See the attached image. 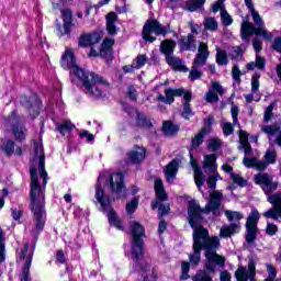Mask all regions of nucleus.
I'll return each instance as SVG.
<instances>
[{"label": "nucleus", "mask_w": 281, "mask_h": 281, "mask_svg": "<svg viewBox=\"0 0 281 281\" xmlns=\"http://www.w3.org/2000/svg\"><path fill=\"white\" fill-rule=\"evenodd\" d=\"M188 212V223L193 232V246L192 255L190 256V262L192 265H199L201 262V252L204 251L206 258L205 269L214 273V267H225L226 258L225 256L218 255V249H221V238L218 236H210V231L203 227V214H213L215 218L221 216V207L216 209H204L201 204L196 203V200L188 201L187 206Z\"/></svg>", "instance_id": "1"}, {"label": "nucleus", "mask_w": 281, "mask_h": 281, "mask_svg": "<svg viewBox=\"0 0 281 281\" xmlns=\"http://www.w3.org/2000/svg\"><path fill=\"white\" fill-rule=\"evenodd\" d=\"M60 67H63L66 71L71 70L72 76L78 79L79 82L82 83L86 91L90 95H93L97 100L102 98V90L100 87H95V85H103L104 87H109V81L105 80L104 77L89 71L78 65V60L76 59V54L72 50H65L61 55Z\"/></svg>", "instance_id": "2"}, {"label": "nucleus", "mask_w": 281, "mask_h": 281, "mask_svg": "<svg viewBox=\"0 0 281 281\" xmlns=\"http://www.w3.org/2000/svg\"><path fill=\"white\" fill-rule=\"evenodd\" d=\"M31 173V190H30V210L33 214V221L35 229L33 236L35 240H38L41 234L45 229V223L47 218L43 216L45 213V194H43V187L38 181V170L36 168H30Z\"/></svg>", "instance_id": "3"}, {"label": "nucleus", "mask_w": 281, "mask_h": 281, "mask_svg": "<svg viewBox=\"0 0 281 281\" xmlns=\"http://www.w3.org/2000/svg\"><path fill=\"white\" fill-rule=\"evenodd\" d=\"M146 228L139 222H133L131 225V259L133 269L146 273L150 269V263L144 259L146 256Z\"/></svg>", "instance_id": "4"}, {"label": "nucleus", "mask_w": 281, "mask_h": 281, "mask_svg": "<svg viewBox=\"0 0 281 281\" xmlns=\"http://www.w3.org/2000/svg\"><path fill=\"white\" fill-rule=\"evenodd\" d=\"M94 199L99 205H101V212H108L109 225L111 227H115V229H119V232H124V224H122V218L117 216V212H115V209H113L111 196L104 194V188H102L100 182L95 184Z\"/></svg>", "instance_id": "5"}, {"label": "nucleus", "mask_w": 281, "mask_h": 281, "mask_svg": "<svg viewBox=\"0 0 281 281\" xmlns=\"http://www.w3.org/2000/svg\"><path fill=\"white\" fill-rule=\"evenodd\" d=\"M156 34V36H168L170 34V30H168V26L161 25L159 21L157 20H147L146 23L143 26V41L146 43H155L157 41V37L151 36L150 34Z\"/></svg>", "instance_id": "6"}, {"label": "nucleus", "mask_w": 281, "mask_h": 281, "mask_svg": "<svg viewBox=\"0 0 281 281\" xmlns=\"http://www.w3.org/2000/svg\"><path fill=\"white\" fill-rule=\"evenodd\" d=\"M108 186L112 194H116L117 200L126 199V182L125 176L122 171L111 173Z\"/></svg>", "instance_id": "7"}, {"label": "nucleus", "mask_w": 281, "mask_h": 281, "mask_svg": "<svg viewBox=\"0 0 281 281\" xmlns=\"http://www.w3.org/2000/svg\"><path fill=\"white\" fill-rule=\"evenodd\" d=\"M260 221V212L258 209H252L246 221V243L254 245L258 238V223Z\"/></svg>", "instance_id": "8"}, {"label": "nucleus", "mask_w": 281, "mask_h": 281, "mask_svg": "<svg viewBox=\"0 0 281 281\" xmlns=\"http://www.w3.org/2000/svg\"><path fill=\"white\" fill-rule=\"evenodd\" d=\"M154 190L156 194V200L151 201V210H159L161 203L168 201V193L166 192V187H164V180L157 178L154 182Z\"/></svg>", "instance_id": "9"}, {"label": "nucleus", "mask_w": 281, "mask_h": 281, "mask_svg": "<svg viewBox=\"0 0 281 281\" xmlns=\"http://www.w3.org/2000/svg\"><path fill=\"white\" fill-rule=\"evenodd\" d=\"M102 31H93L91 33H82L78 38V47H93L102 41Z\"/></svg>", "instance_id": "10"}, {"label": "nucleus", "mask_w": 281, "mask_h": 281, "mask_svg": "<svg viewBox=\"0 0 281 281\" xmlns=\"http://www.w3.org/2000/svg\"><path fill=\"white\" fill-rule=\"evenodd\" d=\"M61 20L64 23V31H61L60 25H58L60 36H68V38H71V29L76 26V24H74V12H71V9H64L61 11Z\"/></svg>", "instance_id": "11"}, {"label": "nucleus", "mask_w": 281, "mask_h": 281, "mask_svg": "<svg viewBox=\"0 0 281 281\" xmlns=\"http://www.w3.org/2000/svg\"><path fill=\"white\" fill-rule=\"evenodd\" d=\"M255 183L261 186L265 194H271V192L278 190V183L269 178V173H257L255 176Z\"/></svg>", "instance_id": "12"}, {"label": "nucleus", "mask_w": 281, "mask_h": 281, "mask_svg": "<svg viewBox=\"0 0 281 281\" xmlns=\"http://www.w3.org/2000/svg\"><path fill=\"white\" fill-rule=\"evenodd\" d=\"M23 106L26 108L31 115V120H36L41 115V110L43 109V101L41 98L36 97L34 101L32 99L24 97Z\"/></svg>", "instance_id": "13"}, {"label": "nucleus", "mask_w": 281, "mask_h": 281, "mask_svg": "<svg viewBox=\"0 0 281 281\" xmlns=\"http://www.w3.org/2000/svg\"><path fill=\"white\" fill-rule=\"evenodd\" d=\"M127 159L130 164L134 166H139L146 159V147L134 145L133 149L127 153Z\"/></svg>", "instance_id": "14"}, {"label": "nucleus", "mask_w": 281, "mask_h": 281, "mask_svg": "<svg viewBox=\"0 0 281 281\" xmlns=\"http://www.w3.org/2000/svg\"><path fill=\"white\" fill-rule=\"evenodd\" d=\"M178 45L180 52H196V40L192 33H189L187 36H180Z\"/></svg>", "instance_id": "15"}, {"label": "nucleus", "mask_w": 281, "mask_h": 281, "mask_svg": "<svg viewBox=\"0 0 281 281\" xmlns=\"http://www.w3.org/2000/svg\"><path fill=\"white\" fill-rule=\"evenodd\" d=\"M115 23H117V13L111 11L105 15V30L109 36H117L120 29Z\"/></svg>", "instance_id": "16"}, {"label": "nucleus", "mask_w": 281, "mask_h": 281, "mask_svg": "<svg viewBox=\"0 0 281 281\" xmlns=\"http://www.w3.org/2000/svg\"><path fill=\"white\" fill-rule=\"evenodd\" d=\"M165 60L173 71H183L184 74H188V66L183 65V59L180 57L170 55L169 57H165Z\"/></svg>", "instance_id": "17"}, {"label": "nucleus", "mask_w": 281, "mask_h": 281, "mask_svg": "<svg viewBox=\"0 0 281 281\" xmlns=\"http://www.w3.org/2000/svg\"><path fill=\"white\" fill-rule=\"evenodd\" d=\"M176 49H177V41H175L172 38H166V40L161 41L160 54H162V56H165V58L172 56L175 54Z\"/></svg>", "instance_id": "18"}, {"label": "nucleus", "mask_w": 281, "mask_h": 281, "mask_svg": "<svg viewBox=\"0 0 281 281\" xmlns=\"http://www.w3.org/2000/svg\"><path fill=\"white\" fill-rule=\"evenodd\" d=\"M258 36V27H256L251 22L245 21L241 23L240 38L241 41H249V36Z\"/></svg>", "instance_id": "19"}, {"label": "nucleus", "mask_w": 281, "mask_h": 281, "mask_svg": "<svg viewBox=\"0 0 281 281\" xmlns=\"http://www.w3.org/2000/svg\"><path fill=\"white\" fill-rule=\"evenodd\" d=\"M136 113V126L138 128H144L145 131H150L153 128V120L148 117L144 112H140L139 110H135Z\"/></svg>", "instance_id": "20"}, {"label": "nucleus", "mask_w": 281, "mask_h": 281, "mask_svg": "<svg viewBox=\"0 0 281 281\" xmlns=\"http://www.w3.org/2000/svg\"><path fill=\"white\" fill-rule=\"evenodd\" d=\"M190 102H192V91L187 90V93L184 94V101L182 102V117L184 120H190L192 115H194V112H192V106L190 105Z\"/></svg>", "instance_id": "21"}, {"label": "nucleus", "mask_w": 281, "mask_h": 281, "mask_svg": "<svg viewBox=\"0 0 281 281\" xmlns=\"http://www.w3.org/2000/svg\"><path fill=\"white\" fill-rule=\"evenodd\" d=\"M16 148V140L10 138L2 139L0 143V150L3 153L4 157H12L14 155V149Z\"/></svg>", "instance_id": "22"}, {"label": "nucleus", "mask_w": 281, "mask_h": 281, "mask_svg": "<svg viewBox=\"0 0 281 281\" xmlns=\"http://www.w3.org/2000/svg\"><path fill=\"white\" fill-rule=\"evenodd\" d=\"M178 172H179V160L172 159L165 167V177H166L167 181H170V179H177Z\"/></svg>", "instance_id": "23"}, {"label": "nucleus", "mask_w": 281, "mask_h": 281, "mask_svg": "<svg viewBox=\"0 0 281 281\" xmlns=\"http://www.w3.org/2000/svg\"><path fill=\"white\" fill-rule=\"evenodd\" d=\"M180 126L175 124L172 121H164L161 131L164 135L170 137L172 135H177L178 131H180Z\"/></svg>", "instance_id": "24"}, {"label": "nucleus", "mask_w": 281, "mask_h": 281, "mask_svg": "<svg viewBox=\"0 0 281 281\" xmlns=\"http://www.w3.org/2000/svg\"><path fill=\"white\" fill-rule=\"evenodd\" d=\"M74 128H76V125L74 123H71V121H64L63 123L55 124V131H57V133L61 134L63 137H65V135H67V133H71V131H74Z\"/></svg>", "instance_id": "25"}, {"label": "nucleus", "mask_w": 281, "mask_h": 281, "mask_svg": "<svg viewBox=\"0 0 281 281\" xmlns=\"http://www.w3.org/2000/svg\"><path fill=\"white\" fill-rule=\"evenodd\" d=\"M221 201H223V193L214 191L211 194L209 203L206 204L207 210H216V207H221Z\"/></svg>", "instance_id": "26"}, {"label": "nucleus", "mask_w": 281, "mask_h": 281, "mask_svg": "<svg viewBox=\"0 0 281 281\" xmlns=\"http://www.w3.org/2000/svg\"><path fill=\"white\" fill-rule=\"evenodd\" d=\"M207 0H187L186 10L188 12H196V10H201Z\"/></svg>", "instance_id": "27"}, {"label": "nucleus", "mask_w": 281, "mask_h": 281, "mask_svg": "<svg viewBox=\"0 0 281 281\" xmlns=\"http://www.w3.org/2000/svg\"><path fill=\"white\" fill-rule=\"evenodd\" d=\"M262 216L265 218H272L273 221H278V218H281V204L279 206H273L268 211L263 212Z\"/></svg>", "instance_id": "28"}, {"label": "nucleus", "mask_w": 281, "mask_h": 281, "mask_svg": "<svg viewBox=\"0 0 281 281\" xmlns=\"http://www.w3.org/2000/svg\"><path fill=\"white\" fill-rule=\"evenodd\" d=\"M12 135L14 136L15 142L23 143L25 142V132L19 126V124H13L11 126Z\"/></svg>", "instance_id": "29"}, {"label": "nucleus", "mask_w": 281, "mask_h": 281, "mask_svg": "<svg viewBox=\"0 0 281 281\" xmlns=\"http://www.w3.org/2000/svg\"><path fill=\"white\" fill-rule=\"evenodd\" d=\"M206 131L200 130L198 134L191 139V148H199L201 144H203V139L205 138Z\"/></svg>", "instance_id": "30"}, {"label": "nucleus", "mask_w": 281, "mask_h": 281, "mask_svg": "<svg viewBox=\"0 0 281 281\" xmlns=\"http://www.w3.org/2000/svg\"><path fill=\"white\" fill-rule=\"evenodd\" d=\"M263 159L268 166H271L276 164V161H278V153L276 151V149H267Z\"/></svg>", "instance_id": "31"}, {"label": "nucleus", "mask_w": 281, "mask_h": 281, "mask_svg": "<svg viewBox=\"0 0 281 281\" xmlns=\"http://www.w3.org/2000/svg\"><path fill=\"white\" fill-rule=\"evenodd\" d=\"M100 58L105 60L108 65H111L113 60H115V56H113V49H99Z\"/></svg>", "instance_id": "32"}, {"label": "nucleus", "mask_w": 281, "mask_h": 281, "mask_svg": "<svg viewBox=\"0 0 281 281\" xmlns=\"http://www.w3.org/2000/svg\"><path fill=\"white\" fill-rule=\"evenodd\" d=\"M235 278H236L237 281H247V280H249V272L247 271V268L239 267L235 271Z\"/></svg>", "instance_id": "33"}, {"label": "nucleus", "mask_w": 281, "mask_h": 281, "mask_svg": "<svg viewBox=\"0 0 281 281\" xmlns=\"http://www.w3.org/2000/svg\"><path fill=\"white\" fill-rule=\"evenodd\" d=\"M216 64L220 67L223 66V65H228L229 64V59H227V52L217 49Z\"/></svg>", "instance_id": "34"}, {"label": "nucleus", "mask_w": 281, "mask_h": 281, "mask_svg": "<svg viewBox=\"0 0 281 281\" xmlns=\"http://www.w3.org/2000/svg\"><path fill=\"white\" fill-rule=\"evenodd\" d=\"M204 27L205 30H210V32H216V30H218V22H216L215 18H206Z\"/></svg>", "instance_id": "35"}, {"label": "nucleus", "mask_w": 281, "mask_h": 281, "mask_svg": "<svg viewBox=\"0 0 281 281\" xmlns=\"http://www.w3.org/2000/svg\"><path fill=\"white\" fill-rule=\"evenodd\" d=\"M137 207H139V200L137 198H134L126 203L125 210L127 214H135Z\"/></svg>", "instance_id": "36"}, {"label": "nucleus", "mask_w": 281, "mask_h": 281, "mask_svg": "<svg viewBox=\"0 0 281 281\" xmlns=\"http://www.w3.org/2000/svg\"><path fill=\"white\" fill-rule=\"evenodd\" d=\"M225 216H226L227 221H229V223H232L234 221V218L236 221H243V218H245L243 213H240L238 211H225Z\"/></svg>", "instance_id": "37"}, {"label": "nucleus", "mask_w": 281, "mask_h": 281, "mask_svg": "<svg viewBox=\"0 0 281 281\" xmlns=\"http://www.w3.org/2000/svg\"><path fill=\"white\" fill-rule=\"evenodd\" d=\"M204 269L205 270H202L200 272V274L195 281H213L210 273H213V274L216 273V267H214V272L207 270V268H205V265H204Z\"/></svg>", "instance_id": "38"}, {"label": "nucleus", "mask_w": 281, "mask_h": 281, "mask_svg": "<svg viewBox=\"0 0 281 281\" xmlns=\"http://www.w3.org/2000/svg\"><path fill=\"white\" fill-rule=\"evenodd\" d=\"M260 89V72H255L251 77V92L258 93Z\"/></svg>", "instance_id": "39"}, {"label": "nucleus", "mask_w": 281, "mask_h": 281, "mask_svg": "<svg viewBox=\"0 0 281 281\" xmlns=\"http://www.w3.org/2000/svg\"><path fill=\"white\" fill-rule=\"evenodd\" d=\"M251 16H252V21L255 23V25H257V27H265V21H262V16H260V13H258V11H256V9H252L251 11H249Z\"/></svg>", "instance_id": "40"}, {"label": "nucleus", "mask_w": 281, "mask_h": 281, "mask_svg": "<svg viewBox=\"0 0 281 281\" xmlns=\"http://www.w3.org/2000/svg\"><path fill=\"white\" fill-rule=\"evenodd\" d=\"M209 57H210V55H207V53H205V54L198 53L193 60V67H196L198 65H205V63H207Z\"/></svg>", "instance_id": "41"}, {"label": "nucleus", "mask_w": 281, "mask_h": 281, "mask_svg": "<svg viewBox=\"0 0 281 281\" xmlns=\"http://www.w3.org/2000/svg\"><path fill=\"white\" fill-rule=\"evenodd\" d=\"M231 179L233 180V183H236L239 188H245L247 186V180L238 173H231Z\"/></svg>", "instance_id": "42"}, {"label": "nucleus", "mask_w": 281, "mask_h": 281, "mask_svg": "<svg viewBox=\"0 0 281 281\" xmlns=\"http://www.w3.org/2000/svg\"><path fill=\"white\" fill-rule=\"evenodd\" d=\"M33 148L35 157H38V161H41V157H45V149L43 148V144L35 140L33 143Z\"/></svg>", "instance_id": "43"}, {"label": "nucleus", "mask_w": 281, "mask_h": 281, "mask_svg": "<svg viewBox=\"0 0 281 281\" xmlns=\"http://www.w3.org/2000/svg\"><path fill=\"white\" fill-rule=\"evenodd\" d=\"M38 170L41 179H43L45 182L47 180V170H45V156L40 157Z\"/></svg>", "instance_id": "44"}, {"label": "nucleus", "mask_w": 281, "mask_h": 281, "mask_svg": "<svg viewBox=\"0 0 281 281\" xmlns=\"http://www.w3.org/2000/svg\"><path fill=\"white\" fill-rule=\"evenodd\" d=\"M221 16H222V23L225 25V27L232 25L234 23V19H232V15L227 12V10H222L221 11Z\"/></svg>", "instance_id": "45"}, {"label": "nucleus", "mask_w": 281, "mask_h": 281, "mask_svg": "<svg viewBox=\"0 0 281 281\" xmlns=\"http://www.w3.org/2000/svg\"><path fill=\"white\" fill-rule=\"evenodd\" d=\"M273 109H276V101H273L272 103H270L263 114V120L265 122H269L271 121V117H273Z\"/></svg>", "instance_id": "46"}, {"label": "nucleus", "mask_w": 281, "mask_h": 281, "mask_svg": "<svg viewBox=\"0 0 281 281\" xmlns=\"http://www.w3.org/2000/svg\"><path fill=\"white\" fill-rule=\"evenodd\" d=\"M257 36H262V38L269 42L273 41V33L265 30L263 27H258Z\"/></svg>", "instance_id": "47"}, {"label": "nucleus", "mask_w": 281, "mask_h": 281, "mask_svg": "<svg viewBox=\"0 0 281 281\" xmlns=\"http://www.w3.org/2000/svg\"><path fill=\"white\" fill-rule=\"evenodd\" d=\"M212 124H214V116H207L204 119V125L201 131H206V135H210L212 133Z\"/></svg>", "instance_id": "48"}, {"label": "nucleus", "mask_w": 281, "mask_h": 281, "mask_svg": "<svg viewBox=\"0 0 281 281\" xmlns=\"http://www.w3.org/2000/svg\"><path fill=\"white\" fill-rule=\"evenodd\" d=\"M113 45H115V38L105 37L99 49H113Z\"/></svg>", "instance_id": "49"}, {"label": "nucleus", "mask_w": 281, "mask_h": 281, "mask_svg": "<svg viewBox=\"0 0 281 281\" xmlns=\"http://www.w3.org/2000/svg\"><path fill=\"white\" fill-rule=\"evenodd\" d=\"M175 102V92L172 88H167L165 90V104H173Z\"/></svg>", "instance_id": "50"}, {"label": "nucleus", "mask_w": 281, "mask_h": 281, "mask_svg": "<svg viewBox=\"0 0 281 281\" xmlns=\"http://www.w3.org/2000/svg\"><path fill=\"white\" fill-rule=\"evenodd\" d=\"M218 173L209 176L206 180V186L210 190H215L216 189V181H218Z\"/></svg>", "instance_id": "51"}, {"label": "nucleus", "mask_w": 281, "mask_h": 281, "mask_svg": "<svg viewBox=\"0 0 281 281\" xmlns=\"http://www.w3.org/2000/svg\"><path fill=\"white\" fill-rule=\"evenodd\" d=\"M257 159L256 157H247L245 156L243 158V164L246 168H256V164H257Z\"/></svg>", "instance_id": "52"}, {"label": "nucleus", "mask_w": 281, "mask_h": 281, "mask_svg": "<svg viewBox=\"0 0 281 281\" xmlns=\"http://www.w3.org/2000/svg\"><path fill=\"white\" fill-rule=\"evenodd\" d=\"M126 95L130 100H132V102H137V89H135V86H130L127 88V92Z\"/></svg>", "instance_id": "53"}, {"label": "nucleus", "mask_w": 281, "mask_h": 281, "mask_svg": "<svg viewBox=\"0 0 281 281\" xmlns=\"http://www.w3.org/2000/svg\"><path fill=\"white\" fill-rule=\"evenodd\" d=\"M255 65L257 69L262 71V69H265V67L267 66V59H265V57L260 55H256Z\"/></svg>", "instance_id": "54"}, {"label": "nucleus", "mask_w": 281, "mask_h": 281, "mask_svg": "<svg viewBox=\"0 0 281 281\" xmlns=\"http://www.w3.org/2000/svg\"><path fill=\"white\" fill-rule=\"evenodd\" d=\"M262 131L267 135H276V133H280V126H278V125H266L262 128Z\"/></svg>", "instance_id": "55"}, {"label": "nucleus", "mask_w": 281, "mask_h": 281, "mask_svg": "<svg viewBox=\"0 0 281 281\" xmlns=\"http://www.w3.org/2000/svg\"><path fill=\"white\" fill-rule=\"evenodd\" d=\"M222 131L225 137H229V135L234 134V125L231 122H226L222 126Z\"/></svg>", "instance_id": "56"}, {"label": "nucleus", "mask_w": 281, "mask_h": 281, "mask_svg": "<svg viewBox=\"0 0 281 281\" xmlns=\"http://www.w3.org/2000/svg\"><path fill=\"white\" fill-rule=\"evenodd\" d=\"M268 202H270L273 207H277V206L281 205L280 194L277 192V193L268 196Z\"/></svg>", "instance_id": "57"}, {"label": "nucleus", "mask_w": 281, "mask_h": 281, "mask_svg": "<svg viewBox=\"0 0 281 281\" xmlns=\"http://www.w3.org/2000/svg\"><path fill=\"white\" fill-rule=\"evenodd\" d=\"M191 168L193 169L194 175H202L203 170L201 169V166L199 165V161L194 159V156L191 155Z\"/></svg>", "instance_id": "58"}, {"label": "nucleus", "mask_w": 281, "mask_h": 281, "mask_svg": "<svg viewBox=\"0 0 281 281\" xmlns=\"http://www.w3.org/2000/svg\"><path fill=\"white\" fill-rule=\"evenodd\" d=\"M232 74H233V80H235V82L240 83L241 82L240 76H243V72L240 71V68H238V65L233 66Z\"/></svg>", "instance_id": "59"}, {"label": "nucleus", "mask_w": 281, "mask_h": 281, "mask_svg": "<svg viewBox=\"0 0 281 281\" xmlns=\"http://www.w3.org/2000/svg\"><path fill=\"white\" fill-rule=\"evenodd\" d=\"M244 54L245 53L243 52V48L240 46H233L231 54L233 60H237V58L243 57Z\"/></svg>", "instance_id": "60"}, {"label": "nucleus", "mask_w": 281, "mask_h": 281, "mask_svg": "<svg viewBox=\"0 0 281 281\" xmlns=\"http://www.w3.org/2000/svg\"><path fill=\"white\" fill-rule=\"evenodd\" d=\"M266 234L268 236H276V234H278V225L273 223H268L266 227Z\"/></svg>", "instance_id": "61"}, {"label": "nucleus", "mask_w": 281, "mask_h": 281, "mask_svg": "<svg viewBox=\"0 0 281 281\" xmlns=\"http://www.w3.org/2000/svg\"><path fill=\"white\" fill-rule=\"evenodd\" d=\"M146 63H148V57L146 55H138L136 57V69H142Z\"/></svg>", "instance_id": "62"}, {"label": "nucleus", "mask_w": 281, "mask_h": 281, "mask_svg": "<svg viewBox=\"0 0 281 281\" xmlns=\"http://www.w3.org/2000/svg\"><path fill=\"white\" fill-rule=\"evenodd\" d=\"M209 148L213 151V153H216V150H220L221 148V143L218 139L216 138H212L210 142H209Z\"/></svg>", "instance_id": "63"}, {"label": "nucleus", "mask_w": 281, "mask_h": 281, "mask_svg": "<svg viewBox=\"0 0 281 281\" xmlns=\"http://www.w3.org/2000/svg\"><path fill=\"white\" fill-rule=\"evenodd\" d=\"M273 52H278L281 54V37L278 36L273 40L272 45H271Z\"/></svg>", "instance_id": "64"}]
</instances>
